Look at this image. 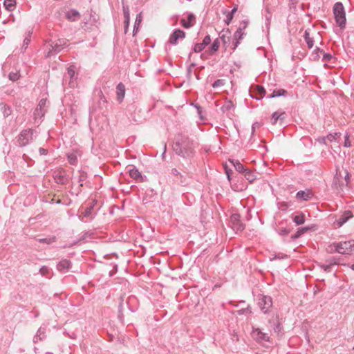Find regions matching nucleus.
Returning a JSON list of instances; mask_svg holds the SVG:
<instances>
[{
  "instance_id": "f257e3e1",
  "label": "nucleus",
  "mask_w": 354,
  "mask_h": 354,
  "mask_svg": "<svg viewBox=\"0 0 354 354\" xmlns=\"http://www.w3.org/2000/svg\"><path fill=\"white\" fill-rule=\"evenodd\" d=\"M196 147V143L193 140L185 134L178 133L175 137L172 148L178 156L183 158L190 159L195 155Z\"/></svg>"
},
{
  "instance_id": "f03ea898",
  "label": "nucleus",
  "mask_w": 354,
  "mask_h": 354,
  "mask_svg": "<svg viewBox=\"0 0 354 354\" xmlns=\"http://www.w3.org/2000/svg\"><path fill=\"white\" fill-rule=\"evenodd\" d=\"M333 15L336 24L341 29L346 27V12L342 2H336L333 6Z\"/></svg>"
},
{
  "instance_id": "7ed1b4c3",
  "label": "nucleus",
  "mask_w": 354,
  "mask_h": 354,
  "mask_svg": "<svg viewBox=\"0 0 354 354\" xmlns=\"http://www.w3.org/2000/svg\"><path fill=\"white\" fill-rule=\"evenodd\" d=\"M49 49L46 53V57H50L60 53L66 46H67V40L62 38L56 41L50 40L48 41Z\"/></svg>"
},
{
  "instance_id": "20e7f679",
  "label": "nucleus",
  "mask_w": 354,
  "mask_h": 354,
  "mask_svg": "<svg viewBox=\"0 0 354 354\" xmlns=\"http://www.w3.org/2000/svg\"><path fill=\"white\" fill-rule=\"evenodd\" d=\"M34 133L32 129H24L17 138L16 145L20 147L29 145L33 140Z\"/></svg>"
},
{
  "instance_id": "39448f33",
  "label": "nucleus",
  "mask_w": 354,
  "mask_h": 354,
  "mask_svg": "<svg viewBox=\"0 0 354 354\" xmlns=\"http://www.w3.org/2000/svg\"><path fill=\"white\" fill-rule=\"evenodd\" d=\"M334 251L339 254H351L354 251V241L350 240L344 242H339L334 244Z\"/></svg>"
},
{
  "instance_id": "423d86ee",
  "label": "nucleus",
  "mask_w": 354,
  "mask_h": 354,
  "mask_svg": "<svg viewBox=\"0 0 354 354\" xmlns=\"http://www.w3.org/2000/svg\"><path fill=\"white\" fill-rule=\"evenodd\" d=\"M76 66L75 65H70L67 68V73L64 77V82L66 83L68 79V85L71 88H74L77 85V75L75 73Z\"/></svg>"
},
{
  "instance_id": "0eeeda50",
  "label": "nucleus",
  "mask_w": 354,
  "mask_h": 354,
  "mask_svg": "<svg viewBox=\"0 0 354 354\" xmlns=\"http://www.w3.org/2000/svg\"><path fill=\"white\" fill-rule=\"evenodd\" d=\"M95 203L96 202L94 200L85 209H82V212L81 214L78 216V218L81 221L85 222V221L84 220V218H87L90 221H92L95 218L97 214L95 212H93V207L95 205Z\"/></svg>"
},
{
  "instance_id": "6e6552de",
  "label": "nucleus",
  "mask_w": 354,
  "mask_h": 354,
  "mask_svg": "<svg viewBox=\"0 0 354 354\" xmlns=\"http://www.w3.org/2000/svg\"><path fill=\"white\" fill-rule=\"evenodd\" d=\"M185 35L186 34L185 31L179 28H176L174 30V31L170 35L168 43L171 45H177L178 43V39H183L185 37Z\"/></svg>"
},
{
  "instance_id": "1a4fd4ad",
  "label": "nucleus",
  "mask_w": 354,
  "mask_h": 354,
  "mask_svg": "<svg viewBox=\"0 0 354 354\" xmlns=\"http://www.w3.org/2000/svg\"><path fill=\"white\" fill-rule=\"evenodd\" d=\"M259 306L264 313H267L272 306V297L267 295H261L259 299Z\"/></svg>"
},
{
  "instance_id": "9d476101",
  "label": "nucleus",
  "mask_w": 354,
  "mask_h": 354,
  "mask_svg": "<svg viewBox=\"0 0 354 354\" xmlns=\"http://www.w3.org/2000/svg\"><path fill=\"white\" fill-rule=\"evenodd\" d=\"M230 223L234 230L242 232L245 229V224L240 221V215L239 214H233L230 216Z\"/></svg>"
},
{
  "instance_id": "9b49d317",
  "label": "nucleus",
  "mask_w": 354,
  "mask_h": 354,
  "mask_svg": "<svg viewBox=\"0 0 354 354\" xmlns=\"http://www.w3.org/2000/svg\"><path fill=\"white\" fill-rule=\"evenodd\" d=\"M314 196V194L310 189L300 190L297 192L295 198L299 201H309Z\"/></svg>"
},
{
  "instance_id": "f8f14e48",
  "label": "nucleus",
  "mask_w": 354,
  "mask_h": 354,
  "mask_svg": "<svg viewBox=\"0 0 354 354\" xmlns=\"http://www.w3.org/2000/svg\"><path fill=\"white\" fill-rule=\"evenodd\" d=\"M72 268V262L66 259H62L57 263L56 268L62 274L68 272Z\"/></svg>"
},
{
  "instance_id": "ddd939ff",
  "label": "nucleus",
  "mask_w": 354,
  "mask_h": 354,
  "mask_svg": "<svg viewBox=\"0 0 354 354\" xmlns=\"http://www.w3.org/2000/svg\"><path fill=\"white\" fill-rule=\"evenodd\" d=\"M252 336L257 342L270 341L268 333L262 332L259 328H254L252 332Z\"/></svg>"
},
{
  "instance_id": "4468645a",
  "label": "nucleus",
  "mask_w": 354,
  "mask_h": 354,
  "mask_svg": "<svg viewBox=\"0 0 354 354\" xmlns=\"http://www.w3.org/2000/svg\"><path fill=\"white\" fill-rule=\"evenodd\" d=\"M195 15L193 13H189L187 16V19H182L180 20V24L185 28L192 27L195 24Z\"/></svg>"
},
{
  "instance_id": "2eb2a0df",
  "label": "nucleus",
  "mask_w": 354,
  "mask_h": 354,
  "mask_svg": "<svg viewBox=\"0 0 354 354\" xmlns=\"http://www.w3.org/2000/svg\"><path fill=\"white\" fill-rule=\"evenodd\" d=\"M125 91L126 90L124 85L122 82H120L116 86L117 100L119 103H121L123 101L125 95Z\"/></svg>"
},
{
  "instance_id": "dca6fc26",
  "label": "nucleus",
  "mask_w": 354,
  "mask_h": 354,
  "mask_svg": "<svg viewBox=\"0 0 354 354\" xmlns=\"http://www.w3.org/2000/svg\"><path fill=\"white\" fill-rule=\"evenodd\" d=\"M245 32L241 30V28H238L234 34V41H233V50H235L239 44H240V40H241L243 37Z\"/></svg>"
},
{
  "instance_id": "f3484780",
  "label": "nucleus",
  "mask_w": 354,
  "mask_h": 354,
  "mask_svg": "<svg viewBox=\"0 0 354 354\" xmlns=\"http://www.w3.org/2000/svg\"><path fill=\"white\" fill-rule=\"evenodd\" d=\"M353 217V214L351 211H345L342 215L336 221L338 227L342 226L347 221Z\"/></svg>"
},
{
  "instance_id": "a211bd4d",
  "label": "nucleus",
  "mask_w": 354,
  "mask_h": 354,
  "mask_svg": "<svg viewBox=\"0 0 354 354\" xmlns=\"http://www.w3.org/2000/svg\"><path fill=\"white\" fill-rule=\"evenodd\" d=\"M129 174L131 178L138 182H142L143 180L141 172L135 167H132V168L129 169Z\"/></svg>"
},
{
  "instance_id": "6ab92c4d",
  "label": "nucleus",
  "mask_w": 354,
  "mask_h": 354,
  "mask_svg": "<svg viewBox=\"0 0 354 354\" xmlns=\"http://www.w3.org/2000/svg\"><path fill=\"white\" fill-rule=\"evenodd\" d=\"M46 337V328L41 326L37 330L36 335L33 337V342L37 344L39 341L44 339Z\"/></svg>"
},
{
  "instance_id": "aec40b11",
  "label": "nucleus",
  "mask_w": 354,
  "mask_h": 354,
  "mask_svg": "<svg viewBox=\"0 0 354 354\" xmlns=\"http://www.w3.org/2000/svg\"><path fill=\"white\" fill-rule=\"evenodd\" d=\"M256 91L259 96L254 95L252 93H250V96L253 99H256L257 100H260L261 98H263L266 93V91L264 88V87L260 85L256 86Z\"/></svg>"
},
{
  "instance_id": "412c9836",
  "label": "nucleus",
  "mask_w": 354,
  "mask_h": 354,
  "mask_svg": "<svg viewBox=\"0 0 354 354\" xmlns=\"http://www.w3.org/2000/svg\"><path fill=\"white\" fill-rule=\"evenodd\" d=\"M286 113L282 112H274L271 116V122L272 124H276L279 120H283L285 119Z\"/></svg>"
},
{
  "instance_id": "4be33fe9",
  "label": "nucleus",
  "mask_w": 354,
  "mask_h": 354,
  "mask_svg": "<svg viewBox=\"0 0 354 354\" xmlns=\"http://www.w3.org/2000/svg\"><path fill=\"white\" fill-rule=\"evenodd\" d=\"M79 17H80V12L75 9H71V10H68L66 14V19L71 21H77V19Z\"/></svg>"
},
{
  "instance_id": "5701e85b",
  "label": "nucleus",
  "mask_w": 354,
  "mask_h": 354,
  "mask_svg": "<svg viewBox=\"0 0 354 354\" xmlns=\"http://www.w3.org/2000/svg\"><path fill=\"white\" fill-rule=\"evenodd\" d=\"M46 99H41L39 101V104L35 111V113H34L35 115H41V116L44 115L45 112L42 110V109L46 106Z\"/></svg>"
},
{
  "instance_id": "b1692460",
  "label": "nucleus",
  "mask_w": 354,
  "mask_h": 354,
  "mask_svg": "<svg viewBox=\"0 0 354 354\" xmlns=\"http://www.w3.org/2000/svg\"><path fill=\"white\" fill-rule=\"evenodd\" d=\"M292 218L297 225H302L305 223V214L302 212H299L297 214L292 216Z\"/></svg>"
},
{
  "instance_id": "393cba45",
  "label": "nucleus",
  "mask_w": 354,
  "mask_h": 354,
  "mask_svg": "<svg viewBox=\"0 0 354 354\" xmlns=\"http://www.w3.org/2000/svg\"><path fill=\"white\" fill-rule=\"evenodd\" d=\"M238 10V6H235L232 10L230 12H225L224 13H226V19H225V23L226 25H229L230 23L232 21L234 14Z\"/></svg>"
},
{
  "instance_id": "a878e982",
  "label": "nucleus",
  "mask_w": 354,
  "mask_h": 354,
  "mask_svg": "<svg viewBox=\"0 0 354 354\" xmlns=\"http://www.w3.org/2000/svg\"><path fill=\"white\" fill-rule=\"evenodd\" d=\"M310 229V227H299L297 232L291 236L292 239L295 240L299 239L301 235L307 232Z\"/></svg>"
},
{
  "instance_id": "bb28decb",
  "label": "nucleus",
  "mask_w": 354,
  "mask_h": 354,
  "mask_svg": "<svg viewBox=\"0 0 354 354\" xmlns=\"http://www.w3.org/2000/svg\"><path fill=\"white\" fill-rule=\"evenodd\" d=\"M54 179L57 183H59L61 185H66L68 181V179L66 177V176L61 173L55 174Z\"/></svg>"
},
{
  "instance_id": "cd10ccee",
  "label": "nucleus",
  "mask_w": 354,
  "mask_h": 354,
  "mask_svg": "<svg viewBox=\"0 0 354 354\" xmlns=\"http://www.w3.org/2000/svg\"><path fill=\"white\" fill-rule=\"evenodd\" d=\"M3 4L8 11H13L16 8V0H4Z\"/></svg>"
},
{
  "instance_id": "c85d7f7f",
  "label": "nucleus",
  "mask_w": 354,
  "mask_h": 354,
  "mask_svg": "<svg viewBox=\"0 0 354 354\" xmlns=\"http://www.w3.org/2000/svg\"><path fill=\"white\" fill-rule=\"evenodd\" d=\"M288 92L286 90L280 88L276 89L272 91V93L268 96L270 99L280 97V96H286Z\"/></svg>"
},
{
  "instance_id": "c756f323",
  "label": "nucleus",
  "mask_w": 354,
  "mask_h": 354,
  "mask_svg": "<svg viewBox=\"0 0 354 354\" xmlns=\"http://www.w3.org/2000/svg\"><path fill=\"white\" fill-rule=\"evenodd\" d=\"M232 163L234 165L235 169L241 174H244L245 171L248 169V168L245 167L243 165H242L239 160H232Z\"/></svg>"
},
{
  "instance_id": "7c9ffc66",
  "label": "nucleus",
  "mask_w": 354,
  "mask_h": 354,
  "mask_svg": "<svg viewBox=\"0 0 354 354\" xmlns=\"http://www.w3.org/2000/svg\"><path fill=\"white\" fill-rule=\"evenodd\" d=\"M244 177L250 182L252 183L256 178L257 176L255 173L249 169H248L243 174Z\"/></svg>"
},
{
  "instance_id": "2f4dec72",
  "label": "nucleus",
  "mask_w": 354,
  "mask_h": 354,
  "mask_svg": "<svg viewBox=\"0 0 354 354\" xmlns=\"http://www.w3.org/2000/svg\"><path fill=\"white\" fill-rule=\"evenodd\" d=\"M219 47H220V41H219V39L217 38L212 44V45L209 49V53L211 55H213L218 50Z\"/></svg>"
},
{
  "instance_id": "473e14b6",
  "label": "nucleus",
  "mask_w": 354,
  "mask_h": 354,
  "mask_svg": "<svg viewBox=\"0 0 354 354\" xmlns=\"http://www.w3.org/2000/svg\"><path fill=\"white\" fill-rule=\"evenodd\" d=\"M304 39L309 48H312L314 46V39L310 37V33L308 30H306L304 35Z\"/></svg>"
},
{
  "instance_id": "72a5a7b5",
  "label": "nucleus",
  "mask_w": 354,
  "mask_h": 354,
  "mask_svg": "<svg viewBox=\"0 0 354 354\" xmlns=\"http://www.w3.org/2000/svg\"><path fill=\"white\" fill-rule=\"evenodd\" d=\"M31 34H32V32L30 31H29L23 41V44L21 46V50L23 52H24L27 49V48L30 42Z\"/></svg>"
},
{
  "instance_id": "f704fd0d",
  "label": "nucleus",
  "mask_w": 354,
  "mask_h": 354,
  "mask_svg": "<svg viewBox=\"0 0 354 354\" xmlns=\"http://www.w3.org/2000/svg\"><path fill=\"white\" fill-rule=\"evenodd\" d=\"M232 108H234L233 102L230 100H228L225 102L224 104L221 106V109L223 113H225L229 111Z\"/></svg>"
},
{
  "instance_id": "c9c22d12",
  "label": "nucleus",
  "mask_w": 354,
  "mask_h": 354,
  "mask_svg": "<svg viewBox=\"0 0 354 354\" xmlns=\"http://www.w3.org/2000/svg\"><path fill=\"white\" fill-rule=\"evenodd\" d=\"M1 110L3 115L5 118H7L11 115L12 110L9 106H8L6 104H1Z\"/></svg>"
},
{
  "instance_id": "e433bc0d",
  "label": "nucleus",
  "mask_w": 354,
  "mask_h": 354,
  "mask_svg": "<svg viewBox=\"0 0 354 354\" xmlns=\"http://www.w3.org/2000/svg\"><path fill=\"white\" fill-rule=\"evenodd\" d=\"M88 174L84 171H80V176L78 178V183L80 187L84 185V182L86 180Z\"/></svg>"
},
{
  "instance_id": "4c0bfd02",
  "label": "nucleus",
  "mask_w": 354,
  "mask_h": 354,
  "mask_svg": "<svg viewBox=\"0 0 354 354\" xmlns=\"http://www.w3.org/2000/svg\"><path fill=\"white\" fill-rule=\"evenodd\" d=\"M67 159L68 162L72 165H76L77 164V157L73 153H68Z\"/></svg>"
},
{
  "instance_id": "58836bf2",
  "label": "nucleus",
  "mask_w": 354,
  "mask_h": 354,
  "mask_svg": "<svg viewBox=\"0 0 354 354\" xmlns=\"http://www.w3.org/2000/svg\"><path fill=\"white\" fill-rule=\"evenodd\" d=\"M266 14L264 15V18H265V21H266L265 24H266V28H269L270 25L272 14L270 12L269 8H266Z\"/></svg>"
},
{
  "instance_id": "ea45409f",
  "label": "nucleus",
  "mask_w": 354,
  "mask_h": 354,
  "mask_svg": "<svg viewBox=\"0 0 354 354\" xmlns=\"http://www.w3.org/2000/svg\"><path fill=\"white\" fill-rule=\"evenodd\" d=\"M191 106L195 107L196 109V111H197V113L198 115V116L200 117V118L201 120H203L204 119V117L203 115V110H202V107L197 103H194V102H192L190 104Z\"/></svg>"
},
{
  "instance_id": "a19ab883",
  "label": "nucleus",
  "mask_w": 354,
  "mask_h": 354,
  "mask_svg": "<svg viewBox=\"0 0 354 354\" xmlns=\"http://www.w3.org/2000/svg\"><path fill=\"white\" fill-rule=\"evenodd\" d=\"M140 23H141V14L140 13L139 15H137L136 21L134 24V27H133V35H135L136 33L137 32V30L138 29V27H139Z\"/></svg>"
},
{
  "instance_id": "79ce46f5",
  "label": "nucleus",
  "mask_w": 354,
  "mask_h": 354,
  "mask_svg": "<svg viewBox=\"0 0 354 354\" xmlns=\"http://www.w3.org/2000/svg\"><path fill=\"white\" fill-rule=\"evenodd\" d=\"M339 258L332 257L326 260V263L333 267V266L339 264Z\"/></svg>"
},
{
  "instance_id": "37998d69",
  "label": "nucleus",
  "mask_w": 354,
  "mask_h": 354,
  "mask_svg": "<svg viewBox=\"0 0 354 354\" xmlns=\"http://www.w3.org/2000/svg\"><path fill=\"white\" fill-rule=\"evenodd\" d=\"M206 46L203 44V42L201 43H196L194 48H193V51L194 53H200L201 52L202 50H203V49L205 48Z\"/></svg>"
},
{
  "instance_id": "c03bdc74",
  "label": "nucleus",
  "mask_w": 354,
  "mask_h": 354,
  "mask_svg": "<svg viewBox=\"0 0 354 354\" xmlns=\"http://www.w3.org/2000/svg\"><path fill=\"white\" fill-rule=\"evenodd\" d=\"M37 241H38V242H39L41 243L51 244L53 242H55V237L42 238V239H39Z\"/></svg>"
},
{
  "instance_id": "a18cd8bd",
  "label": "nucleus",
  "mask_w": 354,
  "mask_h": 354,
  "mask_svg": "<svg viewBox=\"0 0 354 354\" xmlns=\"http://www.w3.org/2000/svg\"><path fill=\"white\" fill-rule=\"evenodd\" d=\"M319 267L321 268L323 270H324L326 272H332V267L327 263H319Z\"/></svg>"
},
{
  "instance_id": "49530a36",
  "label": "nucleus",
  "mask_w": 354,
  "mask_h": 354,
  "mask_svg": "<svg viewBox=\"0 0 354 354\" xmlns=\"http://www.w3.org/2000/svg\"><path fill=\"white\" fill-rule=\"evenodd\" d=\"M19 77H20V75H19V72H10L8 75L9 79L10 80H12V82H15V81H17V80H19Z\"/></svg>"
},
{
  "instance_id": "de8ad7c7",
  "label": "nucleus",
  "mask_w": 354,
  "mask_h": 354,
  "mask_svg": "<svg viewBox=\"0 0 354 354\" xmlns=\"http://www.w3.org/2000/svg\"><path fill=\"white\" fill-rule=\"evenodd\" d=\"M273 330L274 333L279 335L282 332L283 328L281 326V324L277 322L276 324H274Z\"/></svg>"
},
{
  "instance_id": "09e8293b",
  "label": "nucleus",
  "mask_w": 354,
  "mask_h": 354,
  "mask_svg": "<svg viewBox=\"0 0 354 354\" xmlns=\"http://www.w3.org/2000/svg\"><path fill=\"white\" fill-rule=\"evenodd\" d=\"M323 50L319 47H316L313 50L312 55L313 56L314 60H317L319 57V53H322Z\"/></svg>"
},
{
  "instance_id": "8fccbe9b",
  "label": "nucleus",
  "mask_w": 354,
  "mask_h": 354,
  "mask_svg": "<svg viewBox=\"0 0 354 354\" xmlns=\"http://www.w3.org/2000/svg\"><path fill=\"white\" fill-rule=\"evenodd\" d=\"M339 133H329L326 138V140L332 142L336 140L337 136H339Z\"/></svg>"
},
{
  "instance_id": "3c124183",
  "label": "nucleus",
  "mask_w": 354,
  "mask_h": 354,
  "mask_svg": "<svg viewBox=\"0 0 354 354\" xmlns=\"http://www.w3.org/2000/svg\"><path fill=\"white\" fill-rule=\"evenodd\" d=\"M277 232H278V234L281 236H286L290 233V230L288 229L286 227H282V228L279 229L277 230Z\"/></svg>"
},
{
  "instance_id": "603ef678",
  "label": "nucleus",
  "mask_w": 354,
  "mask_h": 354,
  "mask_svg": "<svg viewBox=\"0 0 354 354\" xmlns=\"http://www.w3.org/2000/svg\"><path fill=\"white\" fill-rule=\"evenodd\" d=\"M333 58V56L330 53H324L322 61L326 62H330Z\"/></svg>"
},
{
  "instance_id": "864d4df0",
  "label": "nucleus",
  "mask_w": 354,
  "mask_h": 354,
  "mask_svg": "<svg viewBox=\"0 0 354 354\" xmlns=\"http://www.w3.org/2000/svg\"><path fill=\"white\" fill-rule=\"evenodd\" d=\"M224 85V80H221V79H218L217 80H216L213 84H212V86L214 88H218V87H221L222 86Z\"/></svg>"
},
{
  "instance_id": "5fc2aeb1",
  "label": "nucleus",
  "mask_w": 354,
  "mask_h": 354,
  "mask_svg": "<svg viewBox=\"0 0 354 354\" xmlns=\"http://www.w3.org/2000/svg\"><path fill=\"white\" fill-rule=\"evenodd\" d=\"M49 272V269L48 267L43 266L39 269V273L42 276H46L48 273Z\"/></svg>"
},
{
  "instance_id": "6e6d98bb",
  "label": "nucleus",
  "mask_w": 354,
  "mask_h": 354,
  "mask_svg": "<svg viewBox=\"0 0 354 354\" xmlns=\"http://www.w3.org/2000/svg\"><path fill=\"white\" fill-rule=\"evenodd\" d=\"M202 42H203V44L205 46H208V45L211 43V37H210V35H206V36L204 37V39H203V41H202Z\"/></svg>"
},
{
  "instance_id": "4d7b16f0",
  "label": "nucleus",
  "mask_w": 354,
  "mask_h": 354,
  "mask_svg": "<svg viewBox=\"0 0 354 354\" xmlns=\"http://www.w3.org/2000/svg\"><path fill=\"white\" fill-rule=\"evenodd\" d=\"M248 23H249L248 20H243L241 22L240 26L238 28H241V30L243 31V30H245L247 28Z\"/></svg>"
},
{
  "instance_id": "13d9d810",
  "label": "nucleus",
  "mask_w": 354,
  "mask_h": 354,
  "mask_svg": "<svg viewBox=\"0 0 354 354\" xmlns=\"http://www.w3.org/2000/svg\"><path fill=\"white\" fill-rule=\"evenodd\" d=\"M351 145V142L349 140V136L348 134H346L345 136V139H344V146L345 147H350Z\"/></svg>"
},
{
  "instance_id": "bf43d9fd",
  "label": "nucleus",
  "mask_w": 354,
  "mask_h": 354,
  "mask_svg": "<svg viewBox=\"0 0 354 354\" xmlns=\"http://www.w3.org/2000/svg\"><path fill=\"white\" fill-rule=\"evenodd\" d=\"M171 174L174 176H180V178L183 177L182 174L178 171L176 168H173L171 169Z\"/></svg>"
},
{
  "instance_id": "052dcab7",
  "label": "nucleus",
  "mask_w": 354,
  "mask_h": 354,
  "mask_svg": "<svg viewBox=\"0 0 354 354\" xmlns=\"http://www.w3.org/2000/svg\"><path fill=\"white\" fill-rule=\"evenodd\" d=\"M122 8H123L124 16L130 15L129 9L127 6H123Z\"/></svg>"
},
{
  "instance_id": "680f3d73",
  "label": "nucleus",
  "mask_w": 354,
  "mask_h": 354,
  "mask_svg": "<svg viewBox=\"0 0 354 354\" xmlns=\"http://www.w3.org/2000/svg\"><path fill=\"white\" fill-rule=\"evenodd\" d=\"M39 153L41 156H44L48 153V150L44 148L40 147L39 149Z\"/></svg>"
},
{
  "instance_id": "e2e57ef3",
  "label": "nucleus",
  "mask_w": 354,
  "mask_h": 354,
  "mask_svg": "<svg viewBox=\"0 0 354 354\" xmlns=\"http://www.w3.org/2000/svg\"><path fill=\"white\" fill-rule=\"evenodd\" d=\"M319 143L326 145V137H320L317 140Z\"/></svg>"
},
{
  "instance_id": "0e129e2a",
  "label": "nucleus",
  "mask_w": 354,
  "mask_h": 354,
  "mask_svg": "<svg viewBox=\"0 0 354 354\" xmlns=\"http://www.w3.org/2000/svg\"><path fill=\"white\" fill-rule=\"evenodd\" d=\"M289 1H290V8H295L298 3V0H289Z\"/></svg>"
},
{
  "instance_id": "69168bd1",
  "label": "nucleus",
  "mask_w": 354,
  "mask_h": 354,
  "mask_svg": "<svg viewBox=\"0 0 354 354\" xmlns=\"http://www.w3.org/2000/svg\"><path fill=\"white\" fill-rule=\"evenodd\" d=\"M124 17V24H127L130 22V15H125Z\"/></svg>"
},
{
  "instance_id": "338daca9",
  "label": "nucleus",
  "mask_w": 354,
  "mask_h": 354,
  "mask_svg": "<svg viewBox=\"0 0 354 354\" xmlns=\"http://www.w3.org/2000/svg\"><path fill=\"white\" fill-rule=\"evenodd\" d=\"M221 39H222V41H223V45H224V46H226V45H227V41L226 40L225 36L224 35H223L221 37Z\"/></svg>"
},
{
  "instance_id": "774afa93",
  "label": "nucleus",
  "mask_w": 354,
  "mask_h": 354,
  "mask_svg": "<svg viewBox=\"0 0 354 354\" xmlns=\"http://www.w3.org/2000/svg\"><path fill=\"white\" fill-rule=\"evenodd\" d=\"M344 178H345V180L348 183L350 179V174L348 172H346V174Z\"/></svg>"
}]
</instances>
